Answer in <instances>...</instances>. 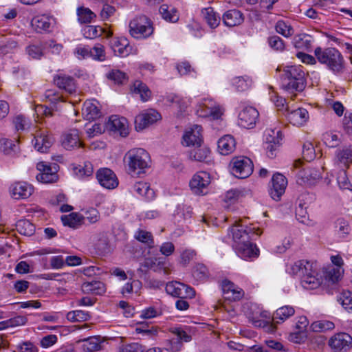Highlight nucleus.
<instances>
[{
  "mask_svg": "<svg viewBox=\"0 0 352 352\" xmlns=\"http://www.w3.org/2000/svg\"><path fill=\"white\" fill-rule=\"evenodd\" d=\"M12 197L14 199H27L33 192V186L25 182L13 184L10 188Z\"/></svg>",
  "mask_w": 352,
  "mask_h": 352,
  "instance_id": "obj_20",
  "label": "nucleus"
},
{
  "mask_svg": "<svg viewBox=\"0 0 352 352\" xmlns=\"http://www.w3.org/2000/svg\"><path fill=\"white\" fill-rule=\"evenodd\" d=\"M82 290L85 292L101 294L104 292V285L100 281L87 282L82 285Z\"/></svg>",
  "mask_w": 352,
  "mask_h": 352,
  "instance_id": "obj_44",
  "label": "nucleus"
},
{
  "mask_svg": "<svg viewBox=\"0 0 352 352\" xmlns=\"http://www.w3.org/2000/svg\"><path fill=\"white\" fill-rule=\"evenodd\" d=\"M16 230L18 232L23 235L31 236L34 234L35 230L34 226L28 220H20L16 223Z\"/></svg>",
  "mask_w": 352,
  "mask_h": 352,
  "instance_id": "obj_46",
  "label": "nucleus"
},
{
  "mask_svg": "<svg viewBox=\"0 0 352 352\" xmlns=\"http://www.w3.org/2000/svg\"><path fill=\"white\" fill-rule=\"evenodd\" d=\"M265 148L267 155L270 158H274L283 139L282 133L276 129H267L265 131Z\"/></svg>",
  "mask_w": 352,
  "mask_h": 352,
  "instance_id": "obj_9",
  "label": "nucleus"
},
{
  "mask_svg": "<svg viewBox=\"0 0 352 352\" xmlns=\"http://www.w3.org/2000/svg\"><path fill=\"white\" fill-rule=\"evenodd\" d=\"M305 74L300 67L296 66H287L283 70L282 75V88L292 94L301 92L306 85Z\"/></svg>",
  "mask_w": 352,
  "mask_h": 352,
  "instance_id": "obj_3",
  "label": "nucleus"
},
{
  "mask_svg": "<svg viewBox=\"0 0 352 352\" xmlns=\"http://www.w3.org/2000/svg\"><path fill=\"white\" fill-rule=\"evenodd\" d=\"M192 210L190 206L185 204H179L173 213V217L177 223H182L191 218Z\"/></svg>",
  "mask_w": 352,
  "mask_h": 352,
  "instance_id": "obj_35",
  "label": "nucleus"
},
{
  "mask_svg": "<svg viewBox=\"0 0 352 352\" xmlns=\"http://www.w3.org/2000/svg\"><path fill=\"white\" fill-rule=\"evenodd\" d=\"M54 142L52 136L45 134L44 132L37 135L32 140L34 148L39 152L45 153L51 147Z\"/></svg>",
  "mask_w": 352,
  "mask_h": 352,
  "instance_id": "obj_22",
  "label": "nucleus"
},
{
  "mask_svg": "<svg viewBox=\"0 0 352 352\" xmlns=\"http://www.w3.org/2000/svg\"><path fill=\"white\" fill-rule=\"evenodd\" d=\"M338 301L343 308L349 312H352V293L350 292H343L338 298Z\"/></svg>",
  "mask_w": 352,
  "mask_h": 352,
  "instance_id": "obj_57",
  "label": "nucleus"
},
{
  "mask_svg": "<svg viewBox=\"0 0 352 352\" xmlns=\"http://www.w3.org/2000/svg\"><path fill=\"white\" fill-rule=\"evenodd\" d=\"M311 271V264L305 260H300L294 263H287L286 272L291 276L302 277L305 273Z\"/></svg>",
  "mask_w": 352,
  "mask_h": 352,
  "instance_id": "obj_19",
  "label": "nucleus"
},
{
  "mask_svg": "<svg viewBox=\"0 0 352 352\" xmlns=\"http://www.w3.org/2000/svg\"><path fill=\"white\" fill-rule=\"evenodd\" d=\"M233 85L235 86L238 91H243L248 89L250 85V80L248 77H236L232 80Z\"/></svg>",
  "mask_w": 352,
  "mask_h": 352,
  "instance_id": "obj_58",
  "label": "nucleus"
},
{
  "mask_svg": "<svg viewBox=\"0 0 352 352\" xmlns=\"http://www.w3.org/2000/svg\"><path fill=\"white\" fill-rule=\"evenodd\" d=\"M100 220V213L96 208H90L85 212L83 221H87L90 224L95 223Z\"/></svg>",
  "mask_w": 352,
  "mask_h": 352,
  "instance_id": "obj_61",
  "label": "nucleus"
},
{
  "mask_svg": "<svg viewBox=\"0 0 352 352\" xmlns=\"http://www.w3.org/2000/svg\"><path fill=\"white\" fill-rule=\"evenodd\" d=\"M32 25L38 32L47 31L51 26V19L45 16H37L33 19Z\"/></svg>",
  "mask_w": 352,
  "mask_h": 352,
  "instance_id": "obj_47",
  "label": "nucleus"
},
{
  "mask_svg": "<svg viewBox=\"0 0 352 352\" xmlns=\"http://www.w3.org/2000/svg\"><path fill=\"white\" fill-rule=\"evenodd\" d=\"M172 332L177 336L179 341L177 342L175 351H179L182 346L181 341L186 342H190L192 340V336L186 331L180 327H175L173 329Z\"/></svg>",
  "mask_w": 352,
  "mask_h": 352,
  "instance_id": "obj_45",
  "label": "nucleus"
},
{
  "mask_svg": "<svg viewBox=\"0 0 352 352\" xmlns=\"http://www.w3.org/2000/svg\"><path fill=\"white\" fill-rule=\"evenodd\" d=\"M285 116L294 126H300L309 120L308 111H286Z\"/></svg>",
  "mask_w": 352,
  "mask_h": 352,
  "instance_id": "obj_29",
  "label": "nucleus"
},
{
  "mask_svg": "<svg viewBox=\"0 0 352 352\" xmlns=\"http://www.w3.org/2000/svg\"><path fill=\"white\" fill-rule=\"evenodd\" d=\"M103 30L100 26L87 25L82 30V34L85 38L94 39L102 35Z\"/></svg>",
  "mask_w": 352,
  "mask_h": 352,
  "instance_id": "obj_50",
  "label": "nucleus"
},
{
  "mask_svg": "<svg viewBox=\"0 0 352 352\" xmlns=\"http://www.w3.org/2000/svg\"><path fill=\"white\" fill-rule=\"evenodd\" d=\"M295 313L293 307L286 305L278 308L273 314L272 321L276 324L283 322Z\"/></svg>",
  "mask_w": 352,
  "mask_h": 352,
  "instance_id": "obj_30",
  "label": "nucleus"
},
{
  "mask_svg": "<svg viewBox=\"0 0 352 352\" xmlns=\"http://www.w3.org/2000/svg\"><path fill=\"white\" fill-rule=\"evenodd\" d=\"M337 182L340 189L352 190V184L349 180L346 169H342L338 173Z\"/></svg>",
  "mask_w": 352,
  "mask_h": 352,
  "instance_id": "obj_54",
  "label": "nucleus"
},
{
  "mask_svg": "<svg viewBox=\"0 0 352 352\" xmlns=\"http://www.w3.org/2000/svg\"><path fill=\"white\" fill-rule=\"evenodd\" d=\"M74 174L80 179H84L93 175L94 167L90 162H84L74 168Z\"/></svg>",
  "mask_w": 352,
  "mask_h": 352,
  "instance_id": "obj_42",
  "label": "nucleus"
},
{
  "mask_svg": "<svg viewBox=\"0 0 352 352\" xmlns=\"http://www.w3.org/2000/svg\"><path fill=\"white\" fill-rule=\"evenodd\" d=\"M336 231L340 237H344L351 231V227L347 221L344 219H338L335 222Z\"/></svg>",
  "mask_w": 352,
  "mask_h": 352,
  "instance_id": "obj_52",
  "label": "nucleus"
},
{
  "mask_svg": "<svg viewBox=\"0 0 352 352\" xmlns=\"http://www.w3.org/2000/svg\"><path fill=\"white\" fill-rule=\"evenodd\" d=\"M243 295V289L236 285L235 288L232 289L230 292H228L227 295H225V299L230 301H237L241 299Z\"/></svg>",
  "mask_w": 352,
  "mask_h": 352,
  "instance_id": "obj_63",
  "label": "nucleus"
},
{
  "mask_svg": "<svg viewBox=\"0 0 352 352\" xmlns=\"http://www.w3.org/2000/svg\"><path fill=\"white\" fill-rule=\"evenodd\" d=\"M193 276L197 280H203L208 277V270L204 264H197L192 271Z\"/></svg>",
  "mask_w": 352,
  "mask_h": 352,
  "instance_id": "obj_59",
  "label": "nucleus"
},
{
  "mask_svg": "<svg viewBox=\"0 0 352 352\" xmlns=\"http://www.w3.org/2000/svg\"><path fill=\"white\" fill-rule=\"evenodd\" d=\"M333 352H347L352 347V337L346 333H338L328 342Z\"/></svg>",
  "mask_w": 352,
  "mask_h": 352,
  "instance_id": "obj_11",
  "label": "nucleus"
},
{
  "mask_svg": "<svg viewBox=\"0 0 352 352\" xmlns=\"http://www.w3.org/2000/svg\"><path fill=\"white\" fill-rule=\"evenodd\" d=\"M316 272L312 270L307 273L300 278L301 285L306 289H314L318 288L320 285V280L315 275Z\"/></svg>",
  "mask_w": 352,
  "mask_h": 352,
  "instance_id": "obj_33",
  "label": "nucleus"
},
{
  "mask_svg": "<svg viewBox=\"0 0 352 352\" xmlns=\"http://www.w3.org/2000/svg\"><path fill=\"white\" fill-rule=\"evenodd\" d=\"M59 166L57 164H48L44 162H40L36 164V169L40 172L36 175L38 182L43 184H52L58 179V170Z\"/></svg>",
  "mask_w": 352,
  "mask_h": 352,
  "instance_id": "obj_7",
  "label": "nucleus"
},
{
  "mask_svg": "<svg viewBox=\"0 0 352 352\" xmlns=\"http://www.w3.org/2000/svg\"><path fill=\"white\" fill-rule=\"evenodd\" d=\"M101 348V343L99 338L93 337L87 339L84 344V349L87 352H92L100 350Z\"/></svg>",
  "mask_w": 352,
  "mask_h": 352,
  "instance_id": "obj_60",
  "label": "nucleus"
},
{
  "mask_svg": "<svg viewBox=\"0 0 352 352\" xmlns=\"http://www.w3.org/2000/svg\"><path fill=\"white\" fill-rule=\"evenodd\" d=\"M313 38L307 34L296 35L293 38V44L297 49L308 50L311 47Z\"/></svg>",
  "mask_w": 352,
  "mask_h": 352,
  "instance_id": "obj_41",
  "label": "nucleus"
},
{
  "mask_svg": "<svg viewBox=\"0 0 352 352\" xmlns=\"http://www.w3.org/2000/svg\"><path fill=\"white\" fill-rule=\"evenodd\" d=\"M235 140L230 135H226L221 138L217 142L218 149L221 155H228L234 151Z\"/></svg>",
  "mask_w": 352,
  "mask_h": 352,
  "instance_id": "obj_24",
  "label": "nucleus"
},
{
  "mask_svg": "<svg viewBox=\"0 0 352 352\" xmlns=\"http://www.w3.org/2000/svg\"><path fill=\"white\" fill-rule=\"evenodd\" d=\"M54 83L66 93L72 94L76 91V85L73 77L63 74H58L54 76Z\"/></svg>",
  "mask_w": 352,
  "mask_h": 352,
  "instance_id": "obj_16",
  "label": "nucleus"
},
{
  "mask_svg": "<svg viewBox=\"0 0 352 352\" xmlns=\"http://www.w3.org/2000/svg\"><path fill=\"white\" fill-rule=\"evenodd\" d=\"M62 145L67 150H72L75 148H80L82 146L78 131L72 130L64 135Z\"/></svg>",
  "mask_w": 352,
  "mask_h": 352,
  "instance_id": "obj_26",
  "label": "nucleus"
},
{
  "mask_svg": "<svg viewBox=\"0 0 352 352\" xmlns=\"http://www.w3.org/2000/svg\"><path fill=\"white\" fill-rule=\"evenodd\" d=\"M135 238L144 243H146L149 247H153L154 241L152 234L144 230H138L135 234Z\"/></svg>",
  "mask_w": 352,
  "mask_h": 352,
  "instance_id": "obj_51",
  "label": "nucleus"
},
{
  "mask_svg": "<svg viewBox=\"0 0 352 352\" xmlns=\"http://www.w3.org/2000/svg\"><path fill=\"white\" fill-rule=\"evenodd\" d=\"M202 128L199 125H195L192 128L187 130L183 135L182 144L186 146H199L202 142Z\"/></svg>",
  "mask_w": 352,
  "mask_h": 352,
  "instance_id": "obj_17",
  "label": "nucleus"
},
{
  "mask_svg": "<svg viewBox=\"0 0 352 352\" xmlns=\"http://www.w3.org/2000/svg\"><path fill=\"white\" fill-rule=\"evenodd\" d=\"M287 185V181L283 175L280 173L274 174L272 179V186L269 189L270 197L275 201H279L285 193Z\"/></svg>",
  "mask_w": 352,
  "mask_h": 352,
  "instance_id": "obj_13",
  "label": "nucleus"
},
{
  "mask_svg": "<svg viewBox=\"0 0 352 352\" xmlns=\"http://www.w3.org/2000/svg\"><path fill=\"white\" fill-rule=\"evenodd\" d=\"M222 116V111H210L209 113L199 115V116L205 118L207 121L212 122V126L217 130H219L223 127V121Z\"/></svg>",
  "mask_w": 352,
  "mask_h": 352,
  "instance_id": "obj_40",
  "label": "nucleus"
},
{
  "mask_svg": "<svg viewBox=\"0 0 352 352\" xmlns=\"http://www.w3.org/2000/svg\"><path fill=\"white\" fill-rule=\"evenodd\" d=\"M124 161L128 166V171L132 176H139L145 173L150 162L149 154L142 148L129 150L124 155Z\"/></svg>",
  "mask_w": 352,
  "mask_h": 352,
  "instance_id": "obj_4",
  "label": "nucleus"
},
{
  "mask_svg": "<svg viewBox=\"0 0 352 352\" xmlns=\"http://www.w3.org/2000/svg\"><path fill=\"white\" fill-rule=\"evenodd\" d=\"M210 183V175L205 171L195 173L190 181V187L193 193L202 195Z\"/></svg>",
  "mask_w": 352,
  "mask_h": 352,
  "instance_id": "obj_15",
  "label": "nucleus"
},
{
  "mask_svg": "<svg viewBox=\"0 0 352 352\" xmlns=\"http://www.w3.org/2000/svg\"><path fill=\"white\" fill-rule=\"evenodd\" d=\"M167 100L171 103L170 107L172 109H185L188 107V100L180 98L178 96H168Z\"/></svg>",
  "mask_w": 352,
  "mask_h": 352,
  "instance_id": "obj_53",
  "label": "nucleus"
},
{
  "mask_svg": "<svg viewBox=\"0 0 352 352\" xmlns=\"http://www.w3.org/2000/svg\"><path fill=\"white\" fill-rule=\"evenodd\" d=\"M275 28L276 31L278 34H280L285 37H289L294 33V30L293 28L289 24L283 21H278L276 23Z\"/></svg>",
  "mask_w": 352,
  "mask_h": 352,
  "instance_id": "obj_55",
  "label": "nucleus"
},
{
  "mask_svg": "<svg viewBox=\"0 0 352 352\" xmlns=\"http://www.w3.org/2000/svg\"><path fill=\"white\" fill-rule=\"evenodd\" d=\"M130 90L132 94H139L143 102L147 101L151 96V91L146 84L140 80H135Z\"/></svg>",
  "mask_w": 352,
  "mask_h": 352,
  "instance_id": "obj_32",
  "label": "nucleus"
},
{
  "mask_svg": "<svg viewBox=\"0 0 352 352\" xmlns=\"http://www.w3.org/2000/svg\"><path fill=\"white\" fill-rule=\"evenodd\" d=\"M78 21L80 23H90L94 18L96 14L89 8L83 6L77 8Z\"/></svg>",
  "mask_w": 352,
  "mask_h": 352,
  "instance_id": "obj_43",
  "label": "nucleus"
},
{
  "mask_svg": "<svg viewBox=\"0 0 352 352\" xmlns=\"http://www.w3.org/2000/svg\"><path fill=\"white\" fill-rule=\"evenodd\" d=\"M165 289L167 294L176 298H192L195 296V291L192 287L177 281L168 283Z\"/></svg>",
  "mask_w": 352,
  "mask_h": 352,
  "instance_id": "obj_10",
  "label": "nucleus"
},
{
  "mask_svg": "<svg viewBox=\"0 0 352 352\" xmlns=\"http://www.w3.org/2000/svg\"><path fill=\"white\" fill-rule=\"evenodd\" d=\"M0 45V52L3 54L9 53L12 50L17 47V43L11 38L2 41Z\"/></svg>",
  "mask_w": 352,
  "mask_h": 352,
  "instance_id": "obj_64",
  "label": "nucleus"
},
{
  "mask_svg": "<svg viewBox=\"0 0 352 352\" xmlns=\"http://www.w3.org/2000/svg\"><path fill=\"white\" fill-rule=\"evenodd\" d=\"M334 163L342 169H347L352 163V148L343 146L336 151Z\"/></svg>",
  "mask_w": 352,
  "mask_h": 352,
  "instance_id": "obj_18",
  "label": "nucleus"
},
{
  "mask_svg": "<svg viewBox=\"0 0 352 352\" xmlns=\"http://www.w3.org/2000/svg\"><path fill=\"white\" fill-rule=\"evenodd\" d=\"M314 55L318 62L324 65L336 75H340L345 70V60L341 52L335 47L322 48L318 47Z\"/></svg>",
  "mask_w": 352,
  "mask_h": 352,
  "instance_id": "obj_2",
  "label": "nucleus"
},
{
  "mask_svg": "<svg viewBox=\"0 0 352 352\" xmlns=\"http://www.w3.org/2000/svg\"><path fill=\"white\" fill-rule=\"evenodd\" d=\"M160 14L163 19L170 23H176L179 19V14L177 8L167 4H162L160 7Z\"/></svg>",
  "mask_w": 352,
  "mask_h": 352,
  "instance_id": "obj_27",
  "label": "nucleus"
},
{
  "mask_svg": "<svg viewBox=\"0 0 352 352\" xmlns=\"http://www.w3.org/2000/svg\"><path fill=\"white\" fill-rule=\"evenodd\" d=\"M106 76L109 80L118 85L123 84L127 79L126 74L118 69H111L107 74Z\"/></svg>",
  "mask_w": 352,
  "mask_h": 352,
  "instance_id": "obj_49",
  "label": "nucleus"
},
{
  "mask_svg": "<svg viewBox=\"0 0 352 352\" xmlns=\"http://www.w3.org/2000/svg\"><path fill=\"white\" fill-rule=\"evenodd\" d=\"M188 157L191 160L208 164L210 162V151L207 147L194 148L189 151Z\"/></svg>",
  "mask_w": 352,
  "mask_h": 352,
  "instance_id": "obj_25",
  "label": "nucleus"
},
{
  "mask_svg": "<svg viewBox=\"0 0 352 352\" xmlns=\"http://www.w3.org/2000/svg\"><path fill=\"white\" fill-rule=\"evenodd\" d=\"M98 183L107 189H114L118 186V179L114 172L108 168H100L96 173Z\"/></svg>",
  "mask_w": 352,
  "mask_h": 352,
  "instance_id": "obj_12",
  "label": "nucleus"
},
{
  "mask_svg": "<svg viewBox=\"0 0 352 352\" xmlns=\"http://www.w3.org/2000/svg\"><path fill=\"white\" fill-rule=\"evenodd\" d=\"M133 188L134 192L140 196L144 197L147 200L153 199L155 197L154 190L150 188V185L146 182H136Z\"/></svg>",
  "mask_w": 352,
  "mask_h": 352,
  "instance_id": "obj_38",
  "label": "nucleus"
},
{
  "mask_svg": "<svg viewBox=\"0 0 352 352\" xmlns=\"http://www.w3.org/2000/svg\"><path fill=\"white\" fill-rule=\"evenodd\" d=\"M234 248L237 255L244 260L257 258L259 250L250 242L254 233L250 227L235 226L232 228Z\"/></svg>",
  "mask_w": 352,
  "mask_h": 352,
  "instance_id": "obj_1",
  "label": "nucleus"
},
{
  "mask_svg": "<svg viewBox=\"0 0 352 352\" xmlns=\"http://www.w3.org/2000/svg\"><path fill=\"white\" fill-rule=\"evenodd\" d=\"M142 266L147 269L153 270L154 272L164 271L167 274L166 270V261L164 258H146L144 259Z\"/></svg>",
  "mask_w": 352,
  "mask_h": 352,
  "instance_id": "obj_28",
  "label": "nucleus"
},
{
  "mask_svg": "<svg viewBox=\"0 0 352 352\" xmlns=\"http://www.w3.org/2000/svg\"><path fill=\"white\" fill-rule=\"evenodd\" d=\"M231 173L239 179H245L250 176L254 166L252 160L245 156H237L232 159L230 163Z\"/></svg>",
  "mask_w": 352,
  "mask_h": 352,
  "instance_id": "obj_6",
  "label": "nucleus"
},
{
  "mask_svg": "<svg viewBox=\"0 0 352 352\" xmlns=\"http://www.w3.org/2000/svg\"><path fill=\"white\" fill-rule=\"evenodd\" d=\"M111 46L116 54L119 56H125L129 54V43L124 38H114L111 41Z\"/></svg>",
  "mask_w": 352,
  "mask_h": 352,
  "instance_id": "obj_37",
  "label": "nucleus"
},
{
  "mask_svg": "<svg viewBox=\"0 0 352 352\" xmlns=\"http://www.w3.org/2000/svg\"><path fill=\"white\" fill-rule=\"evenodd\" d=\"M151 20L145 15H139L129 23V33L136 39L147 38L153 33Z\"/></svg>",
  "mask_w": 352,
  "mask_h": 352,
  "instance_id": "obj_5",
  "label": "nucleus"
},
{
  "mask_svg": "<svg viewBox=\"0 0 352 352\" xmlns=\"http://www.w3.org/2000/svg\"><path fill=\"white\" fill-rule=\"evenodd\" d=\"M201 14L203 18L210 28L214 29L220 24L221 17L212 8L208 7L202 9Z\"/></svg>",
  "mask_w": 352,
  "mask_h": 352,
  "instance_id": "obj_31",
  "label": "nucleus"
},
{
  "mask_svg": "<svg viewBox=\"0 0 352 352\" xmlns=\"http://www.w3.org/2000/svg\"><path fill=\"white\" fill-rule=\"evenodd\" d=\"M106 129L121 137L125 138L129 134V126L127 120L118 115H113L109 118L105 123Z\"/></svg>",
  "mask_w": 352,
  "mask_h": 352,
  "instance_id": "obj_8",
  "label": "nucleus"
},
{
  "mask_svg": "<svg viewBox=\"0 0 352 352\" xmlns=\"http://www.w3.org/2000/svg\"><path fill=\"white\" fill-rule=\"evenodd\" d=\"M342 273V267H331L326 272L325 279L329 282L336 283L340 279Z\"/></svg>",
  "mask_w": 352,
  "mask_h": 352,
  "instance_id": "obj_48",
  "label": "nucleus"
},
{
  "mask_svg": "<svg viewBox=\"0 0 352 352\" xmlns=\"http://www.w3.org/2000/svg\"><path fill=\"white\" fill-rule=\"evenodd\" d=\"M0 151L6 155H14L19 151V145L15 141L7 138L0 140Z\"/></svg>",
  "mask_w": 352,
  "mask_h": 352,
  "instance_id": "obj_39",
  "label": "nucleus"
},
{
  "mask_svg": "<svg viewBox=\"0 0 352 352\" xmlns=\"http://www.w3.org/2000/svg\"><path fill=\"white\" fill-rule=\"evenodd\" d=\"M61 221L65 226H69L73 229H76L85 223L83 221V216L76 212H72L68 215H63Z\"/></svg>",
  "mask_w": 352,
  "mask_h": 352,
  "instance_id": "obj_34",
  "label": "nucleus"
},
{
  "mask_svg": "<svg viewBox=\"0 0 352 352\" xmlns=\"http://www.w3.org/2000/svg\"><path fill=\"white\" fill-rule=\"evenodd\" d=\"M341 136L338 131H329L322 134V140L327 146L336 148L342 142Z\"/></svg>",
  "mask_w": 352,
  "mask_h": 352,
  "instance_id": "obj_36",
  "label": "nucleus"
},
{
  "mask_svg": "<svg viewBox=\"0 0 352 352\" xmlns=\"http://www.w3.org/2000/svg\"><path fill=\"white\" fill-rule=\"evenodd\" d=\"M161 119L162 116L159 111L140 113L135 118V129L137 131H143Z\"/></svg>",
  "mask_w": 352,
  "mask_h": 352,
  "instance_id": "obj_14",
  "label": "nucleus"
},
{
  "mask_svg": "<svg viewBox=\"0 0 352 352\" xmlns=\"http://www.w3.org/2000/svg\"><path fill=\"white\" fill-rule=\"evenodd\" d=\"M259 117V111H240L238 124L245 129H253Z\"/></svg>",
  "mask_w": 352,
  "mask_h": 352,
  "instance_id": "obj_21",
  "label": "nucleus"
},
{
  "mask_svg": "<svg viewBox=\"0 0 352 352\" xmlns=\"http://www.w3.org/2000/svg\"><path fill=\"white\" fill-rule=\"evenodd\" d=\"M303 158L307 161H311L315 157V149L311 142H306L302 146Z\"/></svg>",
  "mask_w": 352,
  "mask_h": 352,
  "instance_id": "obj_62",
  "label": "nucleus"
},
{
  "mask_svg": "<svg viewBox=\"0 0 352 352\" xmlns=\"http://www.w3.org/2000/svg\"><path fill=\"white\" fill-rule=\"evenodd\" d=\"M311 327L314 331L320 332L333 329L335 325L329 320H320L313 322Z\"/></svg>",
  "mask_w": 352,
  "mask_h": 352,
  "instance_id": "obj_56",
  "label": "nucleus"
},
{
  "mask_svg": "<svg viewBox=\"0 0 352 352\" xmlns=\"http://www.w3.org/2000/svg\"><path fill=\"white\" fill-rule=\"evenodd\" d=\"M222 20L225 25L234 27L241 24L244 18L239 10L233 9L226 12L223 14Z\"/></svg>",
  "mask_w": 352,
  "mask_h": 352,
  "instance_id": "obj_23",
  "label": "nucleus"
}]
</instances>
